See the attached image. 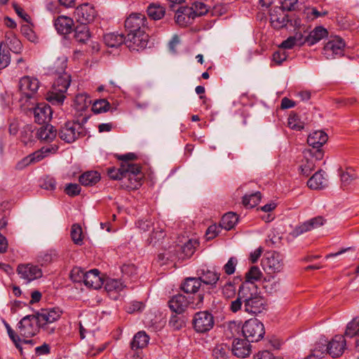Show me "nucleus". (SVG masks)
Here are the masks:
<instances>
[{
  "label": "nucleus",
  "mask_w": 359,
  "mask_h": 359,
  "mask_svg": "<svg viewBox=\"0 0 359 359\" xmlns=\"http://www.w3.org/2000/svg\"><path fill=\"white\" fill-rule=\"evenodd\" d=\"M165 8L157 4H151L147 8V14L153 20L161 19L165 15Z\"/></svg>",
  "instance_id": "nucleus-41"
},
{
  "label": "nucleus",
  "mask_w": 359,
  "mask_h": 359,
  "mask_svg": "<svg viewBox=\"0 0 359 359\" xmlns=\"http://www.w3.org/2000/svg\"><path fill=\"white\" fill-rule=\"evenodd\" d=\"M204 294H198L187 299L184 295L178 294L173 296L168 302L170 310L176 313H182L188 306L192 309H200L203 305Z\"/></svg>",
  "instance_id": "nucleus-2"
},
{
  "label": "nucleus",
  "mask_w": 359,
  "mask_h": 359,
  "mask_svg": "<svg viewBox=\"0 0 359 359\" xmlns=\"http://www.w3.org/2000/svg\"><path fill=\"white\" fill-rule=\"evenodd\" d=\"M261 200V194L259 191L250 194H245L243 198V203L247 208H254Z\"/></svg>",
  "instance_id": "nucleus-44"
},
{
  "label": "nucleus",
  "mask_w": 359,
  "mask_h": 359,
  "mask_svg": "<svg viewBox=\"0 0 359 359\" xmlns=\"http://www.w3.org/2000/svg\"><path fill=\"white\" fill-rule=\"evenodd\" d=\"M194 11L195 17L201 16L207 13V6L202 2H195L192 6Z\"/></svg>",
  "instance_id": "nucleus-61"
},
{
  "label": "nucleus",
  "mask_w": 359,
  "mask_h": 359,
  "mask_svg": "<svg viewBox=\"0 0 359 359\" xmlns=\"http://www.w3.org/2000/svg\"><path fill=\"white\" fill-rule=\"evenodd\" d=\"M165 236V233L162 229L154 231L149 238V243L156 245L162 242Z\"/></svg>",
  "instance_id": "nucleus-58"
},
{
  "label": "nucleus",
  "mask_w": 359,
  "mask_h": 359,
  "mask_svg": "<svg viewBox=\"0 0 359 359\" xmlns=\"http://www.w3.org/2000/svg\"><path fill=\"white\" fill-rule=\"evenodd\" d=\"M240 296L243 299L244 311L251 315H257L266 310V302L255 285L242 283Z\"/></svg>",
  "instance_id": "nucleus-1"
},
{
  "label": "nucleus",
  "mask_w": 359,
  "mask_h": 359,
  "mask_svg": "<svg viewBox=\"0 0 359 359\" xmlns=\"http://www.w3.org/2000/svg\"><path fill=\"white\" fill-rule=\"evenodd\" d=\"M74 102L77 105L78 110L83 111L90 105L91 100L87 94L81 93L76 96Z\"/></svg>",
  "instance_id": "nucleus-46"
},
{
  "label": "nucleus",
  "mask_w": 359,
  "mask_h": 359,
  "mask_svg": "<svg viewBox=\"0 0 359 359\" xmlns=\"http://www.w3.org/2000/svg\"><path fill=\"white\" fill-rule=\"evenodd\" d=\"M202 283L198 278H187L181 285L182 290L187 294H194L196 296L203 294L201 291Z\"/></svg>",
  "instance_id": "nucleus-25"
},
{
  "label": "nucleus",
  "mask_w": 359,
  "mask_h": 359,
  "mask_svg": "<svg viewBox=\"0 0 359 359\" xmlns=\"http://www.w3.org/2000/svg\"><path fill=\"white\" fill-rule=\"evenodd\" d=\"M304 39L300 33H297L294 36L288 37L286 40L283 41L280 45L279 48L283 49H291L294 46H301L304 44Z\"/></svg>",
  "instance_id": "nucleus-38"
},
{
  "label": "nucleus",
  "mask_w": 359,
  "mask_h": 359,
  "mask_svg": "<svg viewBox=\"0 0 359 359\" xmlns=\"http://www.w3.org/2000/svg\"><path fill=\"white\" fill-rule=\"evenodd\" d=\"M58 149V147L57 145H49L46 147H43L41 149L34 152V154H38L37 161H40L46 157L50 154H55Z\"/></svg>",
  "instance_id": "nucleus-53"
},
{
  "label": "nucleus",
  "mask_w": 359,
  "mask_h": 359,
  "mask_svg": "<svg viewBox=\"0 0 359 359\" xmlns=\"http://www.w3.org/2000/svg\"><path fill=\"white\" fill-rule=\"evenodd\" d=\"M325 172L319 170L316 172L307 182V185L312 189H321L327 186Z\"/></svg>",
  "instance_id": "nucleus-29"
},
{
  "label": "nucleus",
  "mask_w": 359,
  "mask_h": 359,
  "mask_svg": "<svg viewBox=\"0 0 359 359\" xmlns=\"http://www.w3.org/2000/svg\"><path fill=\"white\" fill-rule=\"evenodd\" d=\"M149 341V337L144 331H140L136 333L130 342L132 350L142 349L147 346Z\"/></svg>",
  "instance_id": "nucleus-30"
},
{
  "label": "nucleus",
  "mask_w": 359,
  "mask_h": 359,
  "mask_svg": "<svg viewBox=\"0 0 359 359\" xmlns=\"http://www.w3.org/2000/svg\"><path fill=\"white\" fill-rule=\"evenodd\" d=\"M97 13L94 6L90 4H83L76 7L74 11V17L81 24H88L93 22Z\"/></svg>",
  "instance_id": "nucleus-14"
},
{
  "label": "nucleus",
  "mask_w": 359,
  "mask_h": 359,
  "mask_svg": "<svg viewBox=\"0 0 359 359\" xmlns=\"http://www.w3.org/2000/svg\"><path fill=\"white\" fill-rule=\"evenodd\" d=\"M9 47L8 49L12 51L14 53H20L22 49V46L21 41L17 38H13L10 40Z\"/></svg>",
  "instance_id": "nucleus-60"
},
{
  "label": "nucleus",
  "mask_w": 359,
  "mask_h": 359,
  "mask_svg": "<svg viewBox=\"0 0 359 359\" xmlns=\"http://www.w3.org/2000/svg\"><path fill=\"white\" fill-rule=\"evenodd\" d=\"M327 30L322 26L316 27L304 39V43L309 46H313L319 42L327 36Z\"/></svg>",
  "instance_id": "nucleus-26"
},
{
  "label": "nucleus",
  "mask_w": 359,
  "mask_h": 359,
  "mask_svg": "<svg viewBox=\"0 0 359 359\" xmlns=\"http://www.w3.org/2000/svg\"><path fill=\"white\" fill-rule=\"evenodd\" d=\"M41 326L36 315H27L23 317L18 323L19 334L24 337L29 338L36 335Z\"/></svg>",
  "instance_id": "nucleus-6"
},
{
  "label": "nucleus",
  "mask_w": 359,
  "mask_h": 359,
  "mask_svg": "<svg viewBox=\"0 0 359 359\" xmlns=\"http://www.w3.org/2000/svg\"><path fill=\"white\" fill-rule=\"evenodd\" d=\"M36 136L41 141L52 142L57 136V130L52 125H43L38 129Z\"/></svg>",
  "instance_id": "nucleus-28"
},
{
  "label": "nucleus",
  "mask_w": 359,
  "mask_h": 359,
  "mask_svg": "<svg viewBox=\"0 0 359 359\" xmlns=\"http://www.w3.org/2000/svg\"><path fill=\"white\" fill-rule=\"evenodd\" d=\"M67 58L66 57H58L52 67V71L57 75H60L63 74H67L65 72V69L67 68Z\"/></svg>",
  "instance_id": "nucleus-49"
},
{
  "label": "nucleus",
  "mask_w": 359,
  "mask_h": 359,
  "mask_svg": "<svg viewBox=\"0 0 359 359\" xmlns=\"http://www.w3.org/2000/svg\"><path fill=\"white\" fill-rule=\"evenodd\" d=\"M54 26L60 34H68L72 31L74 20L67 16L60 15L54 21Z\"/></svg>",
  "instance_id": "nucleus-23"
},
{
  "label": "nucleus",
  "mask_w": 359,
  "mask_h": 359,
  "mask_svg": "<svg viewBox=\"0 0 359 359\" xmlns=\"http://www.w3.org/2000/svg\"><path fill=\"white\" fill-rule=\"evenodd\" d=\"M229 346L226 344H217L212 351V359H229Z\"/></svg>",
  "instance_id": "nucleus-36"
},
{
  "label": "nucleus",
  "mask_w": 359,
  "mask_h": 359,
  "mask_svg": "<svg viewBox=\"0 0 359 359\" xmlns=\"http://www.w3.org/2000/svg\"><path fill=\"white\" fill-rule=\"evenodd\" d=\"M65 192L69 196H76L81 192V187L78 184L69 183L67 184L65 189Z\"/></svg>",
  "instance_id": "nucleus-59"
},
{
  "label": "nucleus",
  "mask_w": 359,
  "mask_h": 359,
  "mask_svg": "<svg viewBox=\"0 0 359 359\" xmlns=\"http://www.w3.org/2000/svg\"><path fill=\"white\" fill-rule=\"evenodd\" d=\"M263 277V273L258 266H252L246 272L245 276V282L243 283H248L249 285H255L256 281H259Z\"/></svg>",
  "instance_id": "nucleus-34"
},
{
  "label": "nucleus",
  "mask_w": 359,
  "mask_h": 359,
  "mask_svg": "<svg viewBox=\"0 0 359 359\" xmlns=\"http://www.w3.org/2000/svg\"><path fill=\"white\" fill-rule=\"evenodd\" d=\"M100 180V175L97 171H87L79 177V182L83 186H93Z\"/></svg>",
  "instance_id": "nucleus-32"
},
{
  "label": "nucleus",
  "mask_w": 359,
  "mask_h": 359,
  "mask_svg": "<svg viewBox=\"0 0 359 359\" xmlns=\"http://www.w3.org/2000/svg\"><path fill=\"white\" fill-rule=\"evenodd\" d=\"M110 104L105 99L98 100L94 102L92 106V111L95 114H101L109 109Z\"/></svg>",
  "instance_id": "nucleus-51"
},
{
  "label": "nucleus",
  "mask_w": 359,
  "mask_h": 359,
  "mask_svg": "<svg viewBox=\"0 0 359 359\" xmlns=\"http://www.w3.org/2000/svg\"><path fill=\"white\" fill-rule=\"evenodd\" d=\"M242 332L248 340L256 342L263 338L265 331L264 325L257 319H250L244 323Z\"/></svg>",
  "instance_id": "nucleus-5"
},
{
  "label": "nucleus",
  "mask_w": 359,
  "mask_h": 359,
  "mask_svg": "<svg viewBox=\"0 0 359 359\" xmlns=\"http://www.w3.org/2000/svg\"><path fill=\"white\" fill-rule=\"evenodd\" d=\"M11 62L9 50L4 42H0V69H4L8 66Z\"/></svg>",
  "instance_id": "nucleus-42"
},
{
  "label": "nucleus",
  "mask_w": 359,
  "mask_h": 359,
  "mask_svg": "<svg viewBox=\"0 0 359 359\" xmlns=\"http://www.w3.org/2000/svg\"><path fill=\"white\" fill-rule=\"evenodd\" d=\"M39 88V81L36 78L25 76L20 80L19 88L28 98H31L36 93Z\"/></svg>",
  "instance_id": "nucleus-17"
},
{
  "label": "nucleus",
  "mask_w": 359,
  "mask_h": 359,
  "mask_svg": "<svg viewBox=\"0 0 359 359\" xmlns=\"http://www.w3.org/2000/svg\"><path fill=\"white\" fill-rule=\"evenodd\" d=\"M86 274V272H85L81 268L74 267L71 271L70 278L74 282H76V283L83 282V283Z\"/></svg>",
  "instance_id": "nucleus-55"
},
{
  "label": "nucleus",
  "mask_w": 359,
  "mask_h": 359,
  "mask_svg": "<svg viewBox=\"0 0 359 359\" xmlns=\"http://www.w3.org/2000/svg\"><path fill=\"white\" fill-rule=\"evenodd\" d=\"M281 280L279 278L275 276H269L264 278L263 287L266 292L269 294H274L280 290Z\"/></svg>",
  "instance_id": "nucleus-31"
},
{
  "label": "nucleus",
  "mask_w": 359,
  "mask_h": 359,
  "mask_svg": "<svg viewBox=\"0 0 359 359\" xmlns=\"http://www.w3.org/2000/svg\"><path fill=\"white\" fill-rule=\"evenodd\" d=\"M327 135L323 130H316L311 133L307 142L313 148L319 149L327 141Z\"/></svg>",
  "instance_id": "nucleus-27"
},
{
  "label": "nucleus",
  "mask_w": 359,
  "mask_h": 359,
  "mask_svg": "<svg viewBox=\"0 0 359 359\" xmlns=\"http://www.w3.org/2000/svg\"><path fill=\"white\" fill-rule=\"evenodd\" d=\"M86 134V128L78 121L66 122L58 133L60 138L67 143H72Z\"/></svg>",
  "instance_id": "nucleus-4"
},
{
  "label": "nucleus",
  "mask_w": 359,
  "mask_h": 359,
  "mask_svg": "<svg viewBox=\"0 0 359 359\" xmlns=\"http://www.w3.org/2000/svg\"><path fill=\"white\" fill-rule=\"evenodd\" d=\"M122 171L125 172L127 179L134 177V182H132L131 184H126V189H137L140 187L142 176L141 174V167L138 164L128 162L122 163Z\"/></svg>",
  "instance_id": "nucleus-11"
},
{
  "label": "nucleus",
  "mask_w": 359,
  "mask_h": 359,
  "mask_svg": "<svg viewBox=\"0 0 359 359\" xmlns=\"http://www.w3.org/2000/svg\"><path fill=\"white\" fill-rule=\"evenodd\" d=\"M107 174L109 177L112 180H123L126 177L125 172L122 171V164L119 168L114 167L108 168Z\"/></svg>",
  "instance_id": "nucleus-57"
},
{
  "label": "nucleus",
  "mask_w": 359,
  "mask_h": 359,
  "mask_svg": "<svg viewBox=\"0 0 359 359\" xmlns=\"http://www.w3.org/2000/svg\"><path fill=\"white\" fill-rule=\"evenodd\" d=\"M327 341L323 340V341L319 342L316 344L311 353L316 358H321L325 353H327L328 349L327 348Z\"/></svg>",
  "instance_id": "nucleus-56"
},
{
  "label": "nucleus",
  "mask_w": 359,
  "mask_h": 359,
  "mask_svg": "<svg viewBox=\"0 0 359 359\" xmlns=\"http://www.w3.org/2000/svg\"><path fill=\"white\" fill-rule=\"evenodd\" d=\"M125 43L131 50H139L147 46L149 35L146 32L127 34Z\"/></svg>",
  "instance_id": "nucleus-13"
},
{
  "label": "nucleus",
  "mask_w": 359,
  "mask_h": 359,
  "mask_svg": "<svg viewBox=\"0 0 359 359\" xmlns=\"http://www.w3.org/2000/svg\"><path fill=\"white\" fill-rule=\"evenodd\" d=\"M121 272L124 276L133 277L137 274V268L134 264H124L121 267Z\"/></svg>",
  "instance_id": "nucleus-64"
},
{
  "label": "nucleus",
  "mask_w": 359,
  "mask_h": 359,
  "mask_svg": "<svg viewBox=\"0 0 359 359\" xmlns=\"http://www.w3.org/2000/svg\"><path fill=\"white\" fill-rule=\"evenodd\" d=\"M287 55L284 49L280 48L273 54V60L278 65H280L283 61L286 60Z\"/></svg>",
  "instance_id": "nucleus-62"
},
{
  "label": "nucleus",
  "mask_w": 359,
  "mask_h": 359,
  "mask_svg": "<svg viewBox=\"0 0 359 359\" xmlns=\"http://www.w3.org/2000/svg\"><path fill=\"white\" fill-rule=\"evenodd\" d=\"M40 187L46 190H55L56 188V181L50 176H46L41 179Z\"/></svg>",
  "instance_id": "nucleus-54"
},
{
  "label": "nucleus",
  "mask_w": 359,
  "mask_h": 359,
  "mask_svg": "<svg viewBox=\"0 0 359 359\" xmlns=\"http://www.w3.org/2000/svg\"><path fill=\"white\" fill-rule=\"evenodd\" d=\"M287 125L291 129L297 131L302 130L304 127V123L302 121L299 116L294 112L290 114Z\"/></svg>",
  "instance_id": "nucleus-45"
},
{
  "label": "nucleus",
  "mask_w": 359,
  "mask_h": 359,
  "mask_svg": "<svg viewBox=\"0 0 359 359\" xmlns=\"http://www.w3.org/2000/svg\"><path fill=\"white\" fill-rule=\"evenodd\" d=\"M71 238L76 245H81L83 244V232L79 224H74L72 225L71 229Z\"/></svg>",
  "instance_id": "nucleus-48"
},
{
  "label": "nucleus",
  "mask_w": 359,
  "mask_h": 359,
  "mask_svg": "<svg viewBox=\"0 0 359 359\" xmlns=\"http://www.w3.org/2000/svg\"><path fill=\"white\" fill-rule=\"evenodd\" d=\"M147 18L142 13H132L125 20L128 34L145 32Z\"/></svg>",
  "instance_id": "nucleus-12"
},
{
  "label": "nucleus",
  "mask_w": 359,
  "mask_h": 359,
  "mask_svg": "<svg viewBox=\"0 0 359 359\" xmlns=\"http://www.w3.org/2000/svg\"><path fill=\"white\" fill-rule=\"evenodd\" d=\"M17 273L24 283L28 284L43 276L41 267L31 263L20 264L17 267Z\"/></svg>",
  "instance_id": "nucleus-9"
},
{
  "label": "nucleus",
  "mask_w": 359,
  "mask_h": 359,
  "mask_svg": "<svg viewBox=\"0 0 359 359\" xmlns=\"http://www.w3.org/2000/svg\"><path fill=\"white\" fill-rule=\"evenodd\" d=\"M125 41L126 39L123 34L112 32L104 35V43L109 47H118L125 42Z\"/></svg>",
  "instance_id": "nucleus-33"
},
{
  "label": "nucleus",
  "mask_w": 359,
  "mask_h": 359,
  "mask_svg": "<svg viewBox=\"0 0 359 359\" xmlns=\"http://www.w3.org/2000/svg\"><path fill=\"white\" fill-rule=\"evenodd\" d=\"M198 278L201 280V283H203L205 285H214L218 281L219 275L208 269L206 271L202 270V273Z\"/></svg>",
  "instance_id": "nucleus-39"
},
{
  "label": "nucleus",
  "mask_w": 359,
  "mask_h": 359,
  "mask_svg": "<svg viewBox=\"0 0 359 359\" xmlns=\"http://www.w3.org/2000/svg\"><path fill=\"white\" fill-rule=\"evenodd\" d=\"M250 341L245 339H235L232 344V353L238 358H246L251 353Z\"/></svg>",
  "instance_id": "nucleus-19"
},
{
  "label": "nucleus",
  "mask_w": 359,
  "mask_h": 359,
  "mask_svg": "<svg viewBox=\"0 0 359 359\" xmlns=\"http://www.w3.org/2000/svg\"><path fill=\"white\" fill-rule=\"evenodd\" d=\"M62 314V311L59 308L41 309V311L36 313V316L41 328L48 333L51 334L55 331V327H49L48 325L57 320Z\"/></svg>",
  "instance_id": "nucleus-8"
},
{
  "label": "nucleus",
  "mask_w": 359,
  "mask_h": 359,
  "mask_svg": "<svg viewBox=\"0 0 359 359\" xmlns=\"http://www.w3.org/2000/svg\"><path fill=\"white\" fill-rule=\"evenodd\" d=\"M37 155L32 153L27 156L15 164V168L18 170H22L29 165L38 162L37 158L39 156Z\"/></svg>",
  "instance_id": "nucleus-47"
},
{
  "label": "nucleus",
  "mask_w": 359,
  "mask_h": 359,
  "mask_svg": "<svg viewBox=\"0 0 359 359\" xmlns=\"http://www.w3.org/2000/svg\"><path fill=\"white\" fill-rule=\"evenodd\" d=\"M220 229V226H217L216 224L210 225L205 232L206 239L211 240L215 238L219 233Z\"/></svg>",
  "instance_id": "nucleus-63"
},
{
  "label": "nucleus",
  "mask_w": 359,
  "mask_h": 359,
  "mask_svg": "<svg viewBox=\"0 0 359 359\" xmlns=\"http://www.w3.org/2000/svg\"><path fill=\"white\" fill-rule=\"evenodd\" d=\"M262 265L269 273H280L284 268L283 256L276 251L267 252L262 259Z\"/></svg>",
  "instance_id": "nucleus-10"
},
{
  "label": "nucleus",
  "mask_w": 359,
  "mask_h": 359,
  "mask_svg": "<svg viewBox=\"0 0 359 359\" xmlns=\"http://www.w3.org/2000/svg\"><path fill=\"white\" fill-rule=\"evenodd\" d=\"M83 283L89 288L97 290L102 286L104 282L100 276V271L97 269H91L86 272Z\"/></svg>",
  "instance_id": "nucleus-24"
},
{
  "label": "nucleus",
  "mask_w": 359,
  "mask_h": 359,
  "mask_svg": "<svg viewBox=\"0 0 359 359\" xmlns=\"http://www.w3.org/2000/svg\"><path fill=\"white\" fill-rule=\"evenodd\" d=\"M35 122L42 124L49 121L51 118L52 110L46 103H39L33 109Z\"/></svg>",
  "instance_id": "nucleus-22"
},
{
  "label": "nucleus",
  "mask_w": 359,
  "mask_h": 359,
  "mask_svg": "<svg viewBox=\"0 0 359 359\" xmlns=\"http://www.w3.org/2000/svg\"><path fill=\"white\" fill-rule=\"evenodd\" d=\"M195 18L193 7H180L176 12L175 21L180 26H187L191 24Z\"/></svg>",
  "instance_id": "nucleus-21"
},
{
  "label": "nucleus",
  "mask_w": 359,
  "mask_h": 359,
  "mask_svg": "<svg viewBox=\"0 0 359 359\" xmlns=\"http://www.w3.org/2000/svg\"><path fill=\"white\" fill-rule=\"evenodd\" d=\"M90 37L89 28L86 24L76 26L74 30V38L80 43H86Z\"/></svg>",
  "instance_id": "nucleus-37"
},
{
  "label": "nucleus",
  "mask_w": 359,
  "mask_h": 359,
  "mask_svg": "<svg viewBox=\"0 0 359 359\" xmlns=\"http://www.w3.org/2000/svg\"><path fill=\"white\" fill-rule=\"evenodd\" d=\"M327 353L332 358H338L342 355L346 348V340L344 336L336 335L328 344Z\"/></svg>",
  "instance_id": "nucleus-18"
},
{
  "label": "nucleus",
  "mask_w": 359,
  "mask_h": 359,
  "mask_svg": "<svg viewBox=\"0 0 359 359\" xmlns=\"http://www.w3.org/2000/svg\"><path fill=\"white\" fill-rule=\"evenodd\" d=\"M345 43L341 38L334 37L325 45L323 53L327 59L332 58L336 55H341Z\"/></svg>",
  "instance_id": "nucleus-15"
},
{
  "label": "nucleus",
  "mask_w": 359,
  "mask_h": 359,
  "mask_svg": "<svg viewBox=\"0 0 359 359\" xmlns=\"http://www.w3.org/2000/svg\"><path fill=\"white\" fill-rule=\"evenodd\" d=\"M282 6H276L270 12V20L272 26L276 29L285 27L289 22L288 15Z\"/></svg>",
  "instance_id": "nucleus-16"
},
{
  "label": "nucleus",
  "mask_w": 359,
  "mask_h": 359,
  "mask_svg": "<svg viewBox=\"0 0 359 359\" xmlns=\"http://www.w3.org/2000/svg\"><path fill=\"white\" fill-rule=\"evenodd\" d=\"M71 83V76L68 74L58 75L55 80L52 90L47 95V100L54 104H62L65 97V93Z\"/></svg>",
  "instance_id": "nucleus-3"
},
{
  "label": "nucleus",
  "mask_w": 359,
  "mask_h": 359,
  "mask_svg": "<svg viewBox=\"0 0 359 359\" xmlns=\"http://www.w3.org/2000/svg\"><path fill=\"white\" fill-rule=\"evenodd\" d=\"M198 245V243L196 240H189L182 247H181L182 252L180 258L185 259L191 257L195 252L196 246Z\"/></svg>",
  "instance_id": "nucleus-40"
},
{
  "label": "nucleus",
  "mask_w": 359,
  "mask_h": 359,
  "mask_svg": "<svg viewBox=\"0 0 359 359\" xmlns=\"http://www.w3.org/2000/svg\"><path fill=\"white\" fill-rule=\"evenodd\" d=\"M359 332V318H353L346 326L345 337L352 338Z\"/></svg>",
  "instance_id": "nucleus-50"
},
{
  "label": "nucleus",
  "mask_w": 359,
  "mask_h": 359,
  "mask_svg": "<svg viewBox=\"0 0 359 359\" xmlns=\"http://www.w3.org/2000/svg\"><path fill=\"white\" fill-rule=\"evenodd\" d=\"M324 223V219L322 217L312 218L299 226H297L291 233L293 237H297L304 233L309 231L313 229L322 226Z\"/></svg>",
  "instance_id": "nucleus-20"
},
{
  "label": "nucleus",
  "mask_w": 359,
  "mask_h": 359,
  "mask_svg": "<svg viewBox=\"0 0 359 359\" xmlns=\"http://www.w3.org/2000/svg\"><path fill=\"white\" fill-rule=\"evenodd\" d=\"M192 324L196 332L205 333L213 328L215 325V318L213 315L208 311H198L194 314Z\"/></svg>",
  "instance_id": "nucleus-7"
},
{
  "label": "nucleus",
  "mask_w": 359,
  "mask_h": 359,
  "mask_svg": "<svg viewBox=\"0 0 359 359\" xmlns=\"http://www.w3.org/2000/svg\"><path fill=\"white\" fill-rule=\"evenodd\" d=\"M126 285L123 283L118 279L109 278L106 280L104 287L105 290L108 292H121Z\"/></svg>",
  "instance_id": "nucleus-43"
},
{
  "label": "nucleus",
  "mask_w": 359,
  "mask_h": 359,
  "mask_svg": "<svg viewBox=\"0 0 359 359\" xmlns=\"http://www.w3.org/2000/svg\"><path fill=\"white\" fill-rule=\"evenodd\" d=\"M238 221V217L234 212H227L223 215L219 226L221 229L225 230H231L233 229Z\"/></svg>",
  "instance_id": "nucleus-35"
},
{
  "label": "nucleus",
  "mask_w": 359,
  "mask_h": 359,
  "mask_svg": "<svg viewBox=\"0 0 359 359\" xmlns=\"http://www.w3.org/2000/svg\"><path fill=\"white\" fill-rule=\"evenodd\" d=\"M33 130L31 126H25L20 132V140L24 144L27 145L33 142Z\"/></svg>",
  "instance_id": "nucleus-52"
}]
</instances>
